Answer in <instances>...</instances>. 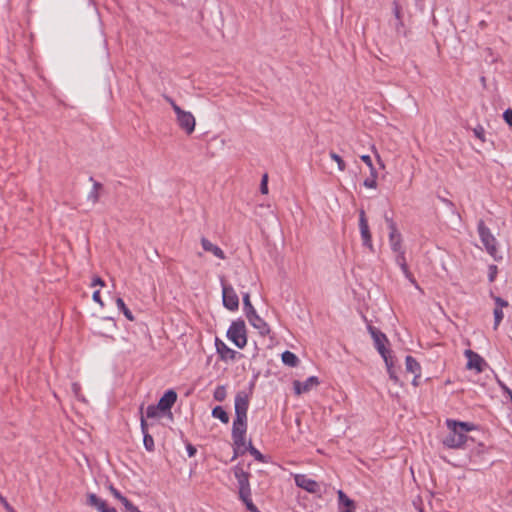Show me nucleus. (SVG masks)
<instances>
[{
    "instance_id": "obj_1",
    "label": "nucleus",
    "mask_w": 512,
    "mask_h": 512,
    "mask_svg": "<svg viewBox=\"0 0 512 512\" xmlns=\"http://www.w3.org/2000/svg\"><path fill=\"white\" fill-rule=\"evenodd\" d=\"M446 425L449 429V433L444 438L443 444L448 448H461L467 441L466 432L471 431L473 429V425L452 419H448L446 421Z\"/></svg>"
},
{
    "instance_id": "obj_2",
    "label": "nucleus",
    "mask_w": 512,
    "mask_h": 512,
    "mask_svg": "<svg viewBox=\"0 0 512 512\" xmlns=\"http://www.w3.org/2000/svg\"><path fill=\"white\" fill-rule=\"evenodd\" d=\"M247 431V419L246 418H235L232 427V439L234 443V455L232 459H236L238 455L243 454L245 450L240 451L241 447H244L245 435Z\"/></svg>"
},
{
    "instance_id": "obj_3",
    "label": "nucleus",
    "mask_w": 512,
    "mask_h": 512,
    "mask_svg": "<svg viewBox=\"0 0 512 512\" xmlns=\"http://www.w3.org/2000/svg\"><path fill=\"white\" fill-rule=\"evenodd\" d=\"M227 337L238 348L242 349L247 344L246 325L242 319L233 321L227 331Z\"/></svg>"
},
{
    "instance_id": "obj_4",
    "label": "nucleus",
    "mask_w": 512,
    "mask_h": 512,
    "mask_svg": "<svg viewBox=\"0 0 512 512\" xmlns=\"http://www.w3.org/2000/svg\"><path fill=\"white\" fill-rule=\"evenodd\" d=\"M478 233L482 244L486 251L494 258H497V240L490 232V229L485 225L483 220L478 222Z\"/></svg>"
},
{
    "instance_id": "obj_5",
    "label": "nucleus",
    "mask_w": 512,
    "mask_h": 512,
    "mask_svg": "<svg viewBox=\"0 0 512 512\" xmlns=\"http://www.w3.org/2000/svg\"><path fill=\"white\" fill-rule=\"evenodd\" d=\"M175 114L179 127L188 135L192 134L196 125V120L193 114L189 111L181 109L180 107H175Z\"/></svg>"
},
{
    "instance_id": "obj_6",
    "label": "nucleus",
    "mask_w": 512,
    "mask_h": 512,
    "mask_svg": "<svg viewBox=\"0 0 512 512\" xmlns=\"http://www.w3.org/2000/svg\"><path fill=\"white\" fill-rule=\"evenodd\" d=\"M223 305L230 311H236L239 308V298L233 287L221 279Z\"/></svg>"
},
{
    "instance_id": "obj_7",
    "label": "nucleus",
    "mask_w": 512,
    "mask_h": 512,
    "mask_svg": "<svg viewBox=\"0 0 512 512\" xmlns=\"http://www.w3.org/2000/svg\"><path fill=\"white\" fill-rule=\"evenodd\" d=\"M368 331L374 341V346L382 356V358H386L390 356L389 351L386 349L385 344L388 342V339L384 333H382L378 328L368 325Z\"/></svg>"
},
{
    "instance_id": "obj_8",
    "label": "nucleus",
    "mask_w": 512,
    "mask_h": 512,
    "mask_svg": "<svg viewBox=\"0 0 512 512\" xmlns=\"http://www.w3.org/2000/svg\"><path fill=\"white\" fill-rule=\"evenodd\" d=\"M233 473L238 482L239 488V497L247 496V494H251L250 484H249V476L250 474L243 470L239 465L233 468Z\"/></svg>"
},
{
    "instance_id": "obj_9",
    "label": "nucleus",
    "mask_w": 512,
    "mask_h": 512,
    "mask_svg": "<svg viewBox=\"0 0 512 512\" xmlns=\"http://www.w3.org/2000/svg\"><path fill=\"white\" fill-rule=\"evenodd\" d=\"M294 481L298 487L306 490L309 493L318 494V495L321 494L320 484L318 482H316L315 480L309 478L307 475L295 474Z\"/></svg>"
},
{
    "instance_id": "obj_10",
    "label": "nucleus",
    "mask_w": 512,
    "mask_h": 512,
    "mask_svg": "<svg viewBox=\"0 0 512 512\" xmlns=\"http://www.w3.org/2000/svg\"><path fill=\"white\" fill-rule=\"evenodd\" d=\"M249 407V397L245 392L237 393L235 397V418H246Z\"/></svg>"
},
{
    "instance_id": "obj_11",
    "label": "nucleus",
    "mask_w": 512,
    "mask_h": 512,
    "mask_svg": "<svg viewBox=\"0 0 512 512\" xmlns=\"http://www.w3.org/2000/svg\"><path fill=\"white\" fill-rule=\"evenodd\" d=\"M386 220L389 224V229H390L389 242H390L391 249L393 250V252H400L401 250H403L401 234L397 230L396 224L393 222L392 219H389L388 217H386Z\"/></svg>"
},
{
    "instance_id": "obj_12",
    "label": "nucleus",
    "mask_w": 512,
    "mask_h": 512,
    "mask_svg": "<svg viewBox=\"0 0 512 512\" xmlns=\"http://www.w3.org/2000/svg\"><path fill=\"white\" fill-rule=\"evenodd\" d=\"M359 227L363 245L368 247L371 251L373 250V244L371 240V233L369 230L368 222L364 210L359 213Z\"/></svg>"
},
{
    "instance_id": "obj_13",
    "label": "nucleus",
    "mask_w": 512,
    "mask_h": 512,
    "mask_svg": "<svg viewBox=\"0 0 512 512\" xmlns=\"http://www.w3.org/2000/svg\"><path fill=\"white\" fill-rule=\"evenodd\" d=\"M177 400V393L170 389L168 391H166L164 393V395L160 398L159 402H158V408H160V410L165 413L166 411L169 412V414L171 415V408L172 406L175 404Z\"/></svg>"
},
{
    "instance_id": "obj_14",
    "label": "nucleus",
    "mask_w": 512,
    "mask_h": 512,
    "mask_svg": "<svg viewBox=\"0 0 512 512\" xmlns=\"http://www.w3.org/2000/svg\"><path fill=\"white\" fill-rule=\"evenodd\" d=\"M396 253V257H395V262L396 264L400 267V269L402 270L403 274L405 275V277L410 281V283H412L417 289H420L419 285L417 284L414 276L412 275V273L409 271L408 269V266H407V263H406V259H405V252L404 250H401L400 252H395Z\"/></svg>"
},
{
    "instance_id": "obj_15",
    "label": "nucleus",
    "mask_w": 512,
    "mask_h": 512,
    "mask_svg": "<svg viewBox=\"0 0 512 512\" xmlns=\"http://www.w3.org/2000/svg\"><path fill=\"white\" fill-rule=\"evenodd\" d=\"M87 505L97 509L98 512H117L115 508L109 507L106 501L99 498L94 493H89L87 495Z\"/></svg>"
},
{
    "instance_id": "obj_16",
    "label": "nucleus",
    "mask_w": 512,
    "mask_h": 512,
    "mask_svg": "<svg viewBox=\"0 0 512 512\" xmlns=\"http://www.w3.org/2000/svg\"><path fill=\"white\" fill-rule=\"evenodd\" d=\"M465 356L468 359L467 362V368L468 369H475L477 372H482L484 369V365L486 364L484 359L478 355L477 353L473 352L472 350H466Z\"/></svg>"
},
{
    "instance_id": "obj_17",
    "label": "nucleus",
    "mask_w": 512,
    "mask_h": 512,
    "mask_svg": "<svg viewBox=\"0 0 512 512\" xmlns=\"http://www.w3.org/2000/svg\"><path fill=\"white\" fill-rule=\"evenodd\" d=\"M319 379L316 376L307 378L304 382L298 380L293 382L295 393L300 395L302 393L309 392L313 387L319 385Z\"/></svg>"
},
{
    "instance_id": "obj_18",
    "label": "nucleus",
    "mask_w": 512,
    "mask_h": 512,
    "mask_svg": "<svg viewBox=\"0 0 512 512\" xmlns=\"http://www.w3.org/2000/svg\"><path fill=\"white\" fill-rule=\"evenodd\" d=\"M249 323L259 331V333L263 336L269 334L270 328L268 324L256 313H252L247 316Z\"/></svg>"
},
{
    "instance_id": "obj_19",
    "label": "nucleus",
    "mask_w": 512,
    "mask_h": 512,
    "mask_svg": "<svg viewBox=\"0 0 512 512\" xmlns=\"http://www.w3.org/2000/svg\"><path fill=\"white\" fill-rule=\"evenodd\" d=\"M405 364H406V370L408 372L414 374V379L412 381V384L414 386H418V379L421 376V366H420V364L417 362V360L415 358H413L410 355H408L406 357Z\"/></svg>"
},
{
    "instance_id": "obj_20",
    "label": "nucleus",
    "mask_w": 512,
    "mask_h": 512,
    "mask_svg": "<svg viewBox=\"0 0 512 512\" xmlns=\"http://www.w3.org/2000/svg\"><path fill=\"white\" fill-rule=\"evenodd\" d=\"M201 246L204 251L212 253L215 257L224 260L226 259L224 251L217 245L213 244L207 238H201Z\"/></svg>"
},
{
    "instance_id": "obj_21",
    "label": "nucleus",
    "mask_w": 512,
    "mask_h": 512,
    "mask_svg": "<svg viewBox=\"0 0 512 512\" xmlns=\"http://www.w3.org/2000/svg\"><path fill=\"white\" fill-rule=\"evenodd\" d=\"M340 512H355V503L342 490L337 492Z\"/></svg>"
},
{
    "instance_id": "obj_22",
    "label": "nucleus",
    "mask_w": 512,
    "mask_h": 512,
    "mask_svg": "<svg viewBox=\"0 0 512 512\" xmlns=\"http://www.w3.org/2000/svg\"><path fill=\"white\" fill-rule=\"evenodd\" d=\"M216 349L218 354L221 356L222 359L227 360H233L236 356V351L229 348L223 341L216 339Z\"/></svg>"
},
{
    "instance_id": "obj_23",
    "label": "nucleus",
    "mask_w": 512,
    "mask_h": 512,
    "mask_svg": "<svg viewBox=\"0 0 512 512\" xmlns=\"http://www.w3.org/2000/svg\"><path fill=\"white\" fill-rule=\"evenodd\" d=\"M282 361L285 365L290 367H296L299 363L298 357L290 351H285L282 353Z\"/></svg>"
},
{
    "instance_id": "obj_24",
    "label": "nucleus",
    "mask_w": 512,
    "mask_h": 512,
    "mask_svg": "<svg viewBox=\"0 0 512 512\" xmlns=\"http://www.w3.org/2000/svg\"><path fill=\"white\" fill-rule=\"evenodd\" d=\"M90 180L93 181V188L88 194V200L95 204L99 200V190L102 188V184L94 181L92 177Z\"/></svg>"
},
{
    "instance_id": "obj_25",
    "label": "nucleus",
    "mask_w": 512,
    "mask_h": 512,
    "mask_svg": "<svg viewBox=\"0 0 512 512\" xmlns=\"http://www.w3.org/2000/svg\"><path fill=\"white\" fill-rule=\"evenodd\" d=\"M212 416L214 418L219 419L224 424H227L229 422V416L221 406H216L213 408Z\"/></svg>"
},
{
    "instance_id": "obj_26",
    "label": "nucleus",
    "mask_w": 512,
    "mask_h": 512,
    "mask_svg": "<svg viewBox=\"0 0 512 512\" xmlns=\"http://www.w3.org/2000/svg\"><path fill=\"white\" fill-rule=\"evenodd\" d=\"M116 305L117 307L119 308V310H121L123 312V314L125 315V317L130 320V321H133L134 320V316L132 314V312L128 309V307L125 305L124 301L122 298H117L116 299Z\"/></svg>"
},
{
    "instance_id": "obj_27",
    "label": "nucleus",
    "mask_w": 512,
    "mask_h": 512,
    "mask_svg": "<svg viewBox=\"0 0 512 512\" xmlns=\"http://www.w3.org/2000/svg\"><path fill=\"white\" fill-rule=\"evenodd\" d=\"M377 172L375 168H372L370 171V177L366 178L363 182L364 186L367 188H376L377 187Z\"/></svg>"
},
{
    "instance_id": "obj_28",
    "label": "nucleus",
    "mask_w": 512,
    "mask_h": 512,
    "mask_svg": "<svg viewBox=\"0 0 512 512\" xmlns=\"http://www.w3.org/2000/svg\"><path fill=\"white\" fill-rule=\"evenodd\" d=\"M243 305L246 317L251 315L252 313H256L255 308L250 302V295L248 293L243 296Z\"/></svg>"
},
{
    "instance_id": "obj_29",
    "label": "nucleus",
    "mask_w": 512,
    "mask_h": 512,
    "mask_svg": "<svg viewBox=\"0 0 512 512\" xmlns=\"http://www.w3.org/2000/svg\"><path fill=\"white\" fill-rule=\"evenodd\" d=\"M387 367L388 374L390 378L395 382L398 383V377L393 370V362L391 356H387L386 358H383Z\"/></svg>"
},
{
    "instance_id": "obj_30",
    "label": "nucleus",
    "mask_w": 512,
    "mask_h": 512,
    "mask_svg": "<svg viewBox=\"0 0 512 512\" xmlns=\"http://www.w3.org/2000/svg\"><path fill=\"white\" fill-rule=\"evenodd\" d=\"M239 498L245 504V506H246L248 511H250V512H260L258 510V508L252 502L251 494H247V496H240Z\"/></svg>"
},
{
    "instance_id": "obj_31",
    "label": "nucleus",
    "mask_w": 512,
    "mask_h": 512,
    "mask_svg": "<svg viewBox=\"0 0 512 512\" xmlns=\"http://www.w3.org/2000/svg\"><path fill=\"white\" fill-rule=\"evenodd\" d=\"M239 498L245 504V506H246L248 511H250V512H260L258 510V508L252 502L251 494H247V496H240Z\"/></svg>"
},
{
    "instance_id": "obj_32",
    "label": "nucleus",
    "mask_w": 512,
    "mask_h": 512,
    "mask_svg": "<svg viewBox=\"0 0 512 512\" xmlns=\"http://www.w3.org/2000/svg\"><path fill=\"white\" fill-rule=\"evenodd\" d=\"M161 413L163 412L158 408V405H149L145 412L147 418H157Z\"/></svg>"
},
{
    "instance_id": "obj_33",
    "label": "nucleus",
    "mask_w": 512,
    "mask_h": 512,
    "mask_svg": "<svg viewBox=\"0 0 512 512\" xmlns=\"http://www.w3.org/2000/svg\"><path fill=\"white\" fill-rule=\"evenodd\" d=\"M226 396L227 392L225 386H218L213 393L214 399L218 402L224 401Z\"/></svg>"
},
{
    "instance_id": "obj_34",
    "label": "nucleus",
    "mask_w": 512,
    "mask_h": 512,
    "mask_svg": "<svg viewBox=\"0 0 512 512\" xmlns=\"http://www.w3.org/2000/svg\"><path fill=\"white\" fill-rule=\"evenodd\" d=\"M143 443H144L145 449L147 451H149V452L154 451V449H155L154 440H153V437L149 433L143 434Z\"/></svg>"
},
{
    "instance_id": "obj_35",
    "label": "nucleus",
    "mask_w": 512,
    "mask_h": 512,
    "mask_svg": "<svg viewBox=\"0 0 512 512\" xmlns=\"http://www.w3.org/2000/svg\"><path fill=\"white\" fill-rule=\"evenodd\" d=\"M119 501L123 504L125 507V512H140V510L134 506L126 497L123 495L119 499Z\"/></svg>"
},
{
    "instance_id": "obj_36",
    "label": "nucleus",
    "mask_w": 512,
    "mask_h": 512,
    "mask_svg": "<svg viewBox=\"0 0 512 512\" xmlns=\"http://www.w3.org/2000/svg\"><path fill=\"white\" fill-rule=\"evenodd\" d=\"M119 501L123 504L125 507V512H140V510L134 506L126 497L123 495L119 499Z\"/></svg>"
},
{
    "instance_id": "obj_37",
    "label": "nucleus",
    "mask_w": 512,
    "mask_h": 512,
    "mask_svg": "<svg viewBox=\"0 0 512 512\" xmlns=\"http://www.w3.org/2000/svg\"><path fill=\"white\" fill-rule=\"evenodd\" d=\"M245 450H248L249 453L260 462L264 461V456L252 445L251 442H249L247 448Z\"/></svg>"
},
{
    "instance_id": "obj_38",
    "label": "nucleus",
    "mask_w": 512,
    "mask_h": 512,
    "mask_svg": "<svg viewBox=\"0 0 512 512\" xmlns=\"http://www.w3.org/2000/svg\"><path fill=\"white\" fill-rule=\"evenodd\" d=\"M330 157L332 160H334L337 163L340 171H344L346 169V164H345L344 160L338 154L331 151Z\"/></svg>"
},
{
    "instance_id": "obj_39",
    "label": "nucleus",
    "mask_w": 512,
    "mask_h": 512,
    "mask_svg": "<svg viewBox=\"0 0 512 512\" xmlns=\"http://www.w3.org/2000/svg\"><path fill=\"white\" fill-rule=\"evenodd\" d=\"M504 315H503V311L502 309L500 308H495L494 309V329H497L500 322L502 321Z\"/></svg>"
},
{
    "instance_id": "obj_40",
    "label": "nucleus",
    "mask_w": 512,
    "mask_h": 512,
    "mask_svg": "<svg viewBox=\"0 0 512 512\" xmlns=\"http://www.w3.org/2000/svg\"><path fill=\"white\" fill-rule=\"evenodd\" d=\"M260 191L262 194L268 193V175L264 174L260 184Z\"/></svg>"
},
{
    "instance_id": "obj_41",
    "label": "nucleus",
    "mask_w": 512,
    "mask_h": 512,
    "mask_svg": "<svg viewBox=\"0 0 512 512\" xmlns=\"http://www.w3.org/2000/svg\"><path fill=\"white\" fill-rule=\"evenodd\" d=\"M473 131H474V135L478 139H480L481 141H485V138H484L485 131L482 126H477Z\"/></svg>"
},
{
    "instance_id": "obj_42",
    "label": "nucleus",
    "mask_w": 512,
    "mask_h": 512,
    "mask_svg": "<svg viewBox=\"0 0 512 512\" xmlns=\"http://www.w3.org/2000/svg\"><path fill=\"white\" fill-rule=\"evenodd\" d=\"M503 118L505 120V122L510 126L512 127V109H507L504 111L503 113Z\"/></svg>"
},
{
    "instance_id": "obj_43",
    "label": "nucleus",
    "mask_w": 512,
    "mask_h": 512,
    "mask_svg": "<svg viewBox=\"0 0 512 512\" xmlns=\"http://www.w3.org/2000/svg\"><path fill=\"white\" fill-rule=\"evenodd\" d=\"M0 503L4 506L7 512H16L14 508L7 502V500L0 494Z\"/></svg>"
},
{
    "instance_id": "obj_44",
    "label": "nucleus",
    "mask_w": 512,
    "mask_h": 512,
    "mask_svg": "<svg viewBox=\"0 0 512 512\" xmlns=\"http://www.w3.org/2000/svg\"><path fill=\"white\" fill-rule=\"evenodd\" d=\"M496 308L502 309L508 306V302L501 297H495Z\"/></svg>"
},
{
    "instance_id": "obj_45",
    "label": "nucleus",
    "mask_w": 512,
    "mask_h": 512,
    "mask_svg": "<svg viewBox=\"0 0 512 512\" xmlns=\"http://www.w3.org/2000/svg\"><path fill=\"white\" fill-rule=\"evenodd\" d=\"M497 274V267L495 265H491L489 267V281L493 282L495 280Z\"/></svg>"
},
{
    "instance_id": "obj_46",
    "label": "nucleus",
    "mask_w": 512,
    "mask_h": 512,
    "mask_svg": "<svg viewBox=\"0 0 512 512\" xmlns=\"http://www.w3.org/2000/svg\"><path fill=\"white\" fill-rule=\"evenodd\" d=\"M360 158L370 168V171L372 168H374L371 157L369 155H362Z\"/></svg>"
},
{
    "instance_id": "obj_47",
    "label": "nucleus",
    "mask_w": 512,
    "mask_h": 512,
    "mask_svg": "<svg viewBox=\"0 0 512 512\" xmlns=\"http://www.w3.org/2000/svg\"><path fill=\"white\" fill-rule=\"evenodd\" d=\"M141 431L143 434L149 433L148 432V423L145 420V417L143 416V413H141Z\"/></svg>"
},
{
    "instance_id": "obj_48",
    "label": "nucleus",
    "mask_w": 512,
    "mask_h": 512,
    "mask_svg": "<svg viewBox=\"0 0 512 512\" xmlns=\"http://www.w3.org/2000/svg\"><path fill=\"white\" fill-rule=\"evenodd\" d=\"M93 300L97 303H99L102 307L104 306V303L100 297V291L97 290L93 293V296H92Z\"/></svg>"
},
{
    "instance_id": "obj_49",
    "label": "nucleus",
    "mask_w": 512,
    "mask_h": 512,
    "mask_svg": "<svg viewBox=\"0 0 512 512\" xmlns=\"http://www.w3.org/2000/svg\"><path fill=\"white\" fill-rule=\"evenodd\" d=\"M109 490H110L111 494H112L116 499H118V500H119V499L121 498L122 494H121V493H120L116 488H114L113 486H110V487H109Z\"/></svg>"
},
{
    "instance_id": "obj_50",
    "label": "nucleus",
    "mask_w": 512,
    "mask_h": 512,
    "mask_svg": "<svg viewBox=\"0 0 512 512\" xmlns=\"http://www.w3.org/2000/svg\"><path fill=\"white\" fill-rule=\"evenodd\" d=\"M187 452H188L189 457H193L196 454L197 450H196V448L193 445L188 444L187 445Z\"/></svg>"
},
{
    "instance_id": "obj_51",
    "label": "nucleus",
    "mask_w": 512,
    "mask_h": 512,
    "mask_svg": "<svg viewBox=\"0 0 512 512\" xmlns=\"http://www.w3.org/2000/svg\"><path fill=\"white\" fill-rule=\"evenodd\" d=\"M72 391L74 392V394L77 396V397H80L79 395V392H80V385L78 383H73L72 384Z\"/></svg>"
},
{
    "instance_id": "obj_52",
    "label": "nucleus",
    "mask_w": 512,
    "mask_h": 512,
    "mask_svg": "<svg viewBox=\"0 0 512 512\" xmlns=\"http://www.w3.org/2000/svg\"><path fill=\"white\" fill-rule=\"evenodd\" d=\"M164 98H165V100H166V101L171 105V107H172V109H173L174 111H175V107H179V106L174 102V100H173L171 97H169V96H165Z\"/></svg>"
},
{
    "instance_id": "obj_53",
    "label": "nucleus",
    "mask_w": 512,
    "mask_h": 512,
    "mask_svg": "<svg viewBox=\"0 0 512 512\" xmlns=\"http://www.w3.org/2000/svg\"><path fill=\"white\" fill-rule=\"evenodd\" d=\"M92 285H93V286H95V285L104 286V281H103L100 277H96V278L93 280Z\"/></svg>"
},
{
    "instance_id": "obj_54",
    "label": "nucleus",
    "mask_w": 512,
    "mask_h": 512,
    "mask_svg": "<svg viewBox=\"0 0 512 512\" xmlns=\"http://www.w3.org/2000/svg\"><path fill=\"white\" fill-rule=\"evenodd\" d=\"M376 157H377V161H378L379 165H380L381 167H384V164H383V162H382V160H381L380 156H379L378 154H376Z\"/></svg>"
},
{
    "instance_id": "obj_55",
    "label": "nucleus",
    "mask_w": 512,
    "mask_h": 512,
    "mask_svg": "<svg viewBox=\"0 0 512 512\" xmlns=\"http://www.w3.org/2000/svg\"><path fill=\"white\" fill-rule=\"evenodd\" d=\"M395 14H396V17H398V18H399V10H398V9H396Z\"/></svg>"
},
{
    "instance_id": "obj_56",
    "label": "nucleus",
    "mask_w": 512,
    "mask_h": 512,
    "mask_svg": "<svg viewBox=\"0 0 512 512\" xmlns=\"http://www.w3.org/2000/svg\"><path fill=\"white\" fill-rule=\"evenodd\" d=\"M104 320H105V321L112 322V319H111V318H105Z\"/></svg>"
},
{
    "instance_id": "obj_57",
    "label": "nucleus",
    "mask_w": 512,
    "mask_h": 512,
    "mask_svg": "<svg viewBox=\"0 0 512 512\" xmlns=\"http://www.w3.org/2000/svg\"><path fill=\"white\" fill-rule=\"evenodd\" d=\"M141 512V511H140Z\"/></svg>"
}]
</instances>
